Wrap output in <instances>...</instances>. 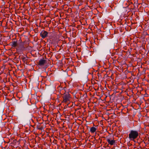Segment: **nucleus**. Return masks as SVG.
Segmentation results:
<instances>
[{"instance_id":"nucleus-1","label":"nucleus","mask_w":149,"mask_h":149,"mask_svg":"<svg viewBox=\"0 0 149 149\" xmlns=\"http://www.w3.org/2000/svg\"><path fill=\"white\" fill-rule=\"evenodd\" d=\"M138 132L135 130H132L129 134V138L130 140L133 141L138 136Z\"/></svg>"},{"instance_id":"nucleus-2","label":"nucleus","mask_w":149,"mask_h":149,"mask_svg":"<svg viewBox=\"0 0 149 149\" xmlns=\"http://www.w3.org/2000/svg\"><path fill=\"white\" fill-rule=\"evenodd\" d=\"M48 32L45 31H42L40 33V36L42 38H44L47 36Z\"/></svg>"},{"instance_id":"nucleus-3","label":"nucleus","mask_w":149,"mask_h":149,"mask_svg":"<svg viewBox=\"0 0 149 149\" xmlns=\"http://www.w3.org/2000/svg\"><path fill=\"white\" fill-rule=\"evenodd\" d=\"M70 97V95L69 94H66L64 95L63 97V100L64 102H66L69 100V98Z\"/></svg>"},{"instance_id":"nucleus-4","label":"nucleus","mask_w":149,"mask_h":149,"mask_svg":"<svg viewBox=\"0 0 149 149\" xmlns=\"http://www.w3.org/2000/svg\"><path fill=\"white\" fill-rule=\"evenodd\" d=\"M46 63V60L44 59H40L39 62V65H43Z\"/></svg>"},{"instance_id":"nucleus-5","label":"nucleus","mask_w":149,"mask_h":149,"mask_svg":"<svg viewBox=\"0 0 149 149\" xmlns=\"http://www.w3.org/2000/svg\"><path fill=\"white\" fill-rule=\"evenodd\" d=\"M107 142L110 144L111 145H114L115 143V141L113 140H111L110 139H107Z\"/></svg>"},{"instance_id":"nucleus-6","label":"nucleus","mask_w":149,"mask_h":149,"mask_svg":"<svg viewBox=\"0 0 149 149\" xmlns=\"http://www.w3.org/2000/svg\"><path fill=\"white\" fill-rule=\"evenodd\" d=\"M11 45L12 47H15L17 46V41H13L10 42Z\"/></svg>"},{"instance_id":"nucleus-7","label":"nucleus","mask_w":149,"mask_h":149,"mask_svg":"<svg viewBox=\"0 0 149 149\" xmlns=\"http://www.w3.org/2000/svg\"><path fill=\"white\" fill-rule=\"evenodd\" d=\"M96 130V129L95 127H92L91 128L90 131L92 133H94L95 132Z\"/></svg>"},{"instance_id":"nucleus-8","label":"nucleus","mask_w":149,"mask_h":149,"mask_svg":"<svg viewBox=\"0 0 149 149\" xmlns=\"http://www.w3.org/2000/svg\"><path fill=\"white\" fill-rule=\"evenodd\" d=\"M22 59L23 61L24 62H26L27 60L26 59V56L23 57L22 58Z\"/></svg>"},{"instance_id":"nucleus-9","label":"nucleus","mask_w":149,"mask_h":149,"mask_svg":"<svg viewBox=\"0 0 149 149\" xmlns=\"http://www.w3.org/2000/svg\"><path fill=\"white\" fill-rule=\"evenodd\" d=\"M1 41H2V39L1 38H0V43L1 42Z\"/></svg>"}]
</instances>
